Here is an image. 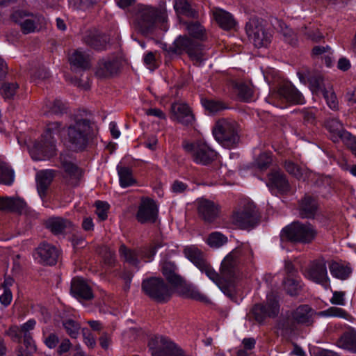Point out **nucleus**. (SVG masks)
Segmentation results:
<instances>
[{"instance_id": "nucleus-1", "label": "nucleus", "mask_w": 356, "mask_h": 356, "mask_svg": "<svg viewBox=\"0 0 356 356\" xmlns=\"http://www.w3.org/2000/svg\"><path fill=\"white\" fill-rule=\"evenodd\" d=\"M184 256L202 273H204L232 300L235 298V290L232 283L240 261L252 262L253 253L250 245L244 244L234 249L222 260L220 274H218L207 261L204 252L195 245H188L184 249Z\"/></svg>"}, {"instance_id": "nucleus-2", "label": "nucleus", "mask_w": 356, "mask_h": 356, "mask_svg": "<svg viewBox=\"0 0 356 356\" xmlns=\"http://www.w3.org/2000/svg\"><path fill=\"white\" fill-rule=\"evenodd\" d=\"M167 22L168 14L165 9L145 6L138 11L134 26L141 34L148 35L157 29H165V24Z\"/></svg>"}, {"instance_id": "nucleus-3", "label": "nucleus", "mask_w": 356, "mask_h": 356, "mask_svg": "<svg viewBox=\"0 0 356 356\" xmlns=\"http://www.w3.org/2000/svg\"><path fill=\"white\" fill-rule=\"evenodd\" d=\"M63 129L60 122L49 123L40 140L36 141L31 149L32 158L35 160H41L43 156H51L55 151L54 136H60Z\"/></svg>"}, {"instance_id": "nucleus-4", "label": "nucleus", "mask_w": 356, "mask_h": 356, "mask_svg": "<svg viewBox=\"0 0 356 356\" xmlns=\"http://www.w3.org/2000/svg\"><path fill=\"white\" fill-rule=\"evenodd\" d=\"M92 124L86 118L76 119L67 128V141L75 150H83L92 135Z\"/></svg>"}, {"instance_id": "nucleus-5", "label": "nucleus", "mask_w": 356, "mask_h": 356, "mask_svg": "<svg viewBox=\"0 0 356 356\" xmlns=\"http://www.w3.org/2000/svg\"><path fill=\"white\" fill-rule=\"evenodd\" d=\"M316 235V229L309 222H293L285 227L281 232L282 239L301 243H312L315 239Z\"/></svg>"}, {"instance_id": "nucleus-6", "label": "nucleus", "mask_w": 356, "mask_h": 356, "mask_svg": "<svg viewBox=\"0 0 356 356\" xmlns=\"http://www.w3.org/2000/svg\"><path fill=\"white\" fill-rule=\"evenodd\" d=\"M182 147L186 154L197 164L207 165L212 163L217 156V153L207 144L203 142H189L184 140Z\"/></svg>"}, {"instance_id": "nucleus-7", "label": "nucleus", "mask_w": 356, "mask_h": 356, "mask_svg": "<svg viewBox=\"0 0 356 356\" xmlns=\"http://www.w3.org/2000/svg\"><path fill=\"white\" fill-rule=\"evenodd\" d=\"M170 51L177 54L186 53L192 60L200 65L207 58L202 49V46L188 38L187 35H180L174 42L173 47Z\"/></svg>"}, {"instance_id": "nucleus-8", "label": "nucleus", "mask_w": 356, "mask_h": 356, "mask_svg": "<svg viewBox=\"0 0 356 356\" xmlns=\"http://www.w3.org/2000/svg\"><path fill=\"white\" fill-rule=\"evenodd\" d=\"M213 134L222 146L230 148L239 140L236 123L226 119H220L216 122L213 129Z\"/></svg>"}, {"instance_id": "nucleus-9", "label": "nucleus", "mask_w": 356, "mask_h": 356, "mask_svg": "<svg viewBox=\"0 0 356 356\" xmlns=\"http://www.w3.org/2000/svg\"><path fill=\"white\" fill-rule=\"evenodd\" d=\"M142 290L149 298L158 302L168 301L172 295L169 286L159 277H150L143 280Z\"/></svg>"}, {"instance_id": "nucleus-10", "label": "nucleus", "mask_w": 356, "mask_h": 356, "mask_svg": "<svg viewBox=\"0 0 356 356\" xmlns=\"http://www.w3.org/2000/svg\"><path fill=\"white\" fill-rule=\"evenodd\" d=\"M232 220L233 224L241 229L253 227L258 220L256 206L252 202H245L234 211Z\"/></svg>"}, {"instance_id": "nucleus-11", "label": "nucleus", "mask_w": 356, "mask_h": 356, "mask_svg": "<svg viewBox=\"0 0 356 356\" xmlns=\"http://www.w3.org/2000/svg\"><path fill=\"white\" fill-rule=\"evenodd\" d=\"M245 30L249 40L255 47H266L270 42L271 35L258 19H251L246 24Z\"/></svg>"}, {"instance_id": "nucleus-12", "label": "nucleus", "mask_w": 356, "mask_h": 356, "mask_svg": "<svg viewBox=\"0 0 356 356\" xmlns=\"http://www.w3.org/2000/svg\"><path fill=\"white\" fill-rule=\"evenodd\" d=\"M158 216V207L151 198L143 197L136 215L137 220L140 223L154 222Z\"/></svg>"}, {"instance_id": "nucleus-13", "label": "nucleus", "mask_w": 356, "mask_h": 356, "mask_svg": "<svg viewBox=\"0 0 356 356\" xmlns=\"http://www.w3.org/2000/svg\"><path fill=\"white\" fill-rule=\"evenodd\" d=\"M305 275L307 278L316 283L321 284L327 283L328 277L325 260L321 258L312 261Z\"/></svg>"}, {"instance_id": "nucleus-14", "label": "nucleus", "mask_w": 356, "mask_h": 356, "mask_svg": "<svg viewBox=\"0 0 356 356\" xmlns=\"http://www.w3.org/2000/svg\"><path fill=\"white\" fill-rule=\"evenodd\" d=\"M197 207L200 217L207 223L213 222L219 216L220 207L213 201L200 198L197 200Z\"/></svg>"}, {"instance_id": "nucleus-15", "label": "nucleus", "mask_w": 356, "mask_h": 356, "mask_svg": "<svg viewBox=\"0 0 356 356\" xmlns=\"http://www.w3.org/2000/svg\"><path fill=\"white\" fill-rule=\"evenodd\" d=\"M120 70V62L116 57H106L100 59L96 67L95 74L99 79H108L117 74Z\"/></svg>"}, {"instance_id": "nucleus-16", "label": "nucleus", "mask_w": 356, "mask_h": 356, "mask_svg": "<svg viewBox=\"0 0 356 356\" xmlns=\"http://www.w3.org/2000/svg\"><path fill=\"white\" fill-rule=\"evenodd\" d=\"M59 256L58 250L54 245L42 243L35 250V257L44 265H54Z\"/></svg>"}, {"instance_id": "nucleus-17", "label": "nucleus", "mask_w": 356, "mask_h": 356, "mask_svg": "<svg viewBox=\"0 0 356 356\" xmlns=\"http://www.w3.org/2000/svg\"><path fill=\"white\" fill-rule=\"evenodd\" d=\"M318 200L312 195L307 193L299 201V214L303 218H314L318 213Z\"/></svg>"}, {"instance_id": "nucleus-18", "label": "nucleus", "mask_w": 356, "mask_h": 356, "mask_svg": "<svg viewBox=\"0 0 356 356\" xmlns=\"http://www.w3.org/2000/svg\"><path fill=\"white\" fill-rule=\"evenodd\" d=\"M61 167L63 169V179L65 183L72 186H78L83 176V170L71 161L62 160Z\"/></svg>"}, {"instance_id": "nucleus-19", "label": "nucleus", "mask_w": 356, "mask_h": 356, "mask_svg": "<svg viewBox=\"0 0 356 356\" xmlns=\"http://www.w3.org/2000/svg\"><path fill=\"white\" fill-rule=\"evenodd\" d=\"M20 12H15L13 14V19L20 25L21 30L24 34H29L40 30L45 23V19L42 16H32L31 18L24 19L22 21H17V17L20 16Z\"/></svg>"}, {"instance_id": "nucleus-20", "label": "nucleus", "mask_w": 356, "mask_h": 356, "mask_svg": "<svg viewBox=\"0 0 356 356\" xmlns=\"http://www.w3.org/2000/svg\"><path fill=\"white\" fill-rule=\"evenodd\" d=\"M267 186L270 189H277L281 193H286L291 189L286 175L280 170H273L268 175Z\"/></svg>"}, {"instance_id": "nucleus-21", "label": "nucleus", "mask_w": 356, "mask_h": 356, "mask_svg": "<svg viewBox=\"0 0 356 356\" xmlns=\"http://www.w3.org/2000/svg\"><path fill=\"white\" fill-rule=\"evenodd\" d=\"M278 95L293 104H302L305 102L302 93L291 83H283L278 89Z\"/></svg>"}, {"instance_id": "nucleus-22", "label": "nucleus", "mask_w": 356, "mask_h": 356, "mask_svg": "<svg viewBox=\"0 0 356 356\" xmlns=\"http://www.w3.org/2000/svg\"><path fill=\"white\" fill-rule=\"evenodd\" d=\"M71 293L76 298L89 300L93 298L90 286L80 277H75L71 282Z\"/></svg>"}, {"instance_id": "nucleus-23", "label": "nucleus", "mask_w": 356, "mask_h": 356, "mask_svg": "<svg viewBox=\"0 0 356 356\" xmlns=\"http://www.w3.org/2000/svg\"><path fill=\"white\" fill-rule=\"evenodd\" d=\"M175 119L184 125H190L194 121V115L186 104L175 103L172 105Z\"/></svg>"}, {"instance_id": "nucleus-24", "label": "nucleus", "mask_w": 356, "mask_h": 356, "mask_svg": "<svg viewBox=\"0 0 356 356\" xmlns=\"http://www.w3.org/2000/svg\"><path fill=\"white\" fill-rule=\"evenodd\" d=\"M54 176L55 171L53 170H44L37 172L35 177L37 190L41 198L43 199L46 197L47 190L51 184Z\"/></svg>"}, {"instance_id": "nucleus-25", "label": "nucleus", "mask_w": 356, "mask_h": 356, "mask_svg": "<svg viewBox=\"0 0 356 356\" xmlns=\"http://www.w3.org/2000/svg\"><path fill=\"white\" fill-rule=\"evenodd\" d=\"M177 293L184 298H191L197 301L208 302V298L202 293L197 287L185 284L183 280L181 284L177 286Z\"/></svg>"}, {"instance_id": "nucleus-26", "label": "nucleus", "mask_w": 356, "mask_h": 356, "mask_svg": "<svg viewBox=\"0 0 356 356\" xmlns=\"http://www.w3.org/2000/svg\"><path fill=\"white\" fill-rule=\"evenodd\" d=\"M108 41V37L97 31H89L83 37V42L97 50L104 49Z\"/></svg>"}, {"instance_id": "nucleus-27", "label": "nucleus", "mask_w": 356, "mask_h": 356, "mask_svg": "<svg viewBox=\"0 0 356 356\" xmlns=\"http://www.w3.org/2000/svg\"><path fill=\"white\" fill-rule=\"evenodd\" d=\"M313 314L314 311L309 305H302L294 310L291 316L296 323L309 325L313 323Z\"/></svg>"}, {"instance_id": "nucleus-28", "label": "nucleus", "mask_w": 356, "mask_h": 356, "mask_svg": "<svg viewBox=\"0 0 356 356\" xmlns=\"http://www.w3.org/2000/svg\"><path fill=\"white\" fill-rule=\"evenodd\" d=\"M213 16L218 25L225 30H230L236 25L233 16L222 9L213 8Z\"/></svg>"}, {"instance_id": "nucleus-29", "label": "nucleus", "mask_w": 356, "mask_h": 356, "mask_svg": "<svg viewBox=\"0 0 356 356\" xmlns=\"http://www.w3.org/2000/svg\"><path fill=\"white\" fill-rule=\"evenodd\" d=\"M339 347L356 353V331L349 327L337 341Z\"/></svg>"}, {"instance_id": "nucleus-30", "label": "nucleus", "mask_w": 356, "mask_h": 356, "mask_svg": "<svg viewBox=\"0 0 356 356\" xmlns=\"http://www.w3.org/2000/svg\"><path fill=\"white\" fill-rule=\"evenodd\" d=\"M4 210L16 212L20 214H27L29 209L23 199L19 197H5Z\"/></svg>"}, {"instance_id": "nucleus-31", "label": "nucleus", "mask_w": 356, "mask_h": 356, "mask_svg": "<svg viewBox=\"0 0 356 356\" xmlns=\"http://www.w3.org/2000/svg\"><path fill=\"white\" fill-rule=\"evenodd\" d=\"M174 9L177 15L193 19L198 18V13L193 9L187 0H174Z\"/></svg>"}, {"instance_id": "nucleus-32", "label": "nucleus", "mask_w": 356, "mask_h": 356, "mask_svg": "<svg viewBox=\"0 0 356 356\" xmlns=\"http://www.w3.org/2000/svg\"><path fill=\"white\" fill-rule=\"evenodd\" d=\"M70 64L77 68L86 70L90 67V56L80 50L74 51L69 58Z\"/></svg>"}, {"instance_id": "nucleus-33", "label": "nucleus", "mask_w": 356, "mask_h": 356, "mask_svg": "<svg viewBox=\"0 0 356 356\" xmlns=\"http://www.w3.org/2000/svg\"><path fill=\"white\" fill-rule=\"evenodd\" d=\"M176 270V265L172 261H165L162 264L161 270L163 275L169 282L177 287L179 284H181L182 279L175 273Z\"/></svg>"}, {"instance_id": "nucleus-34", "label": "nucleus", "mask_w": 356, "mask_h": 356, "mask_svg": "<svg viewBox=\"0 0 356 356\" xmlns=\"http://www.w3.org/2000/svg\"><path fill=\"white\" fill-rule=\"evenodd\" d=\"M71 226L70 221L62 218H52L47 222V227L54 234H61Z\"/></svg>"}, {"instance_id": "nucleus-35", "label": "nucleus", "mask_w": 356, "mask_h": 356, "mask_svg": "<svg viewBox=\"0 0 356 356\" xmlns=\"http://www.w3.org/2000/svg\"><path fill=\"white\" fill-rule=\"evenodd\" d=\"M318 316L323 317H337L346 319L350 322L354 321V318L352 315L345 309L337 307H330L325 310L321 311L318 313Z\"/></svg>"}, {"instance_id": "nucleus-36", "label": "nucleus", "mask_w": 356, "mask_h": 356, "mask_svg": "<svg viewBox=\"0 0 356 356\" xmlns=\"http://www.w3.org/2000/svg\"><path fill=\"white\" fill-rule=\"evenodd\" d=\"M117 170L119 175L120 184L122 187L126 188L136 183V179L133 177L131 168L124 166H118Z\"/></svg>"}, {"instance_id": "nucleus-37", "label": "nucleus", "mask_w": 356, "mask_h": 356, "mask_svg": "<svg viewBox=\"0 0 356 356\" xmlns=\"http://www.w3.org/2000/svg\"><path fill=\"white\" fill-rule=\"evenodd\" d=\"M296 328V322L293 317L286 316L281 318L276 325L277 332L284 336L291 333Z\"/></svg>"}, {"instance_id": "nucleus-38", "label": "nucleus", "mask_w": 356, "mask_h": 356, "mask_svg": "<svg viewBox=\"0 0 356 356\" xmlns=\"http://www.w3.org/2000/svg\"><path fill=\"white\" fill-rule=\"evenodd\" d=\"M286 171L296 177L297 179H305L307 176V170L300 167L291 161H287L284 163Z\"/></svg>"}, {"instance_id": "nucleus-39", "label": "nucleus", "mask_w": 356, "mask_h": 356, "mask_svg": "<svg viewBox=\"0 0 356 356\" xmlns=\"http://www.w3.org/2000/svg\"><path fill=\"white\" fill-rule=\"evenodd\" d=\"M121 258L129 264L138 267L139 264L138 254L136 251L127 248L124 244L119 249Z\"/></svg>"}, {"instance_id": "nucleus-40", "label": "nucleus", "mask_w": 356, "mask_h": 356, "mask_svg": "<svg viewBox=\"0 0 356 356\" xmlns=\"http://www.w3.org/2000/svg\"><path fill=\"white\" fill-rule=\"evenodd\" d=\"M186 26L190 35L200 40H206V31L199 22L186 23Z\"/></svg>"}, {"instance_id": "nucleus-41", "label": "nucleus", "mask_w": 356, "mask_h": 356, "mask_svg": "<svg viewBox=\"0 0 356 356\" xmlns=\"http://www.w3.org/2000/svg\"><path fill=\"white\" fill-rule=\"evenodd\" d=\"M284 289L290 296H298L302 290V284L297 277H286L284 281Z\"/></svg>"}, {"instance_id": "nucleus-42", "label": "nucleus", "mask_w": 356, "mask_h": 356, "mask_svg": "<svg viewBox=\"0 0 356 356\" xmlns=\"http://www.w3.org/2000/svg\"><path fill=\"white\" fill-rule=\"evenodd\" d=\"M235 88L238 98L242 101L248 102L252 99L253 96V89L250 84L240 82L236 83Z\"/></svg>"}, {"instance_id": "nucleus-43", "label": "nucleus", "mask_w": 356, "mask_h": 356, "mask_svg": "<svg viewBox=\"0 0 356 356\" xmlns=\"http://www.w3.org/2000/svg\"><path fill=\"white\" fill-rule=\"evenodd\" d=\"M329 268L332 275L341 280H346L350 274L349 268L345 267L335 261H332L330 264Z\"/></svg>"}, {"instance_id": "nucleus-44", "label": "nucleus", "mask_w": 356, "mask_h": 356, "mask_svg": "<svg viewBox=\"0 0 356 356\" xmlns=\"http://www.w3.org/2000/svg\"><path fill=\"white\" fill-rule=\"evenodd\" d=\"M14 177V172L9 165L3 161H0V183L11 185Z\"/></svg>"}, {"instance_id": "nucleus-45", "label": "nucleus", "mask_w": 356, "mask_h": 356, "mask_svg": "<svg viewBox=\"0 0 356 356\" xmlns=\"http://www.w3.org/2000/svg\"><path fill=\"white\" fill-rule=\"evenodd\" d=\"M265 306V311L268 317L275 318L280 312V305L277 300L273 295L267 296L266 304Z\"/></svg>"}, {"instance_id": "nucleus-46", "label": "nucleus", "mask_w": 356, "mask_h": 356, "mask_svg": "<svg viewBox=\"0 0 356 356\" xmlns=\"http://www.w3.org/2000/svg\"><path fill=\"white\" fill-rule=\"evenodd\" d=\"M202 104L206 110L216 113L227 108L225 104L219 100L202 99Z\"/></svg>"}, {"instance_id": "nucleus-47", "label": "nucleus", "mask_w": 356, "mask_h": 356, "mask_svg": "<svg viewBox=\"0 0 356 356\" xmlns=\"http://www.w3.org/2000/svg\"><path fill=\"white\" fill-rule=\"evenodd\" d=\"M323 95L330 108L334 111L339 109V102L332 86L325 88Z\"/></svg>"}, {"instance_id": "nucleus-48", "label": "nucleus", "mask_w": 356, "mask_h": 356, "mask_svg": "<svg viewBox=\"0 0 356 356\" xmlns=\"http://www.w3.org/2000/svg\"><path fill=\"white\" fill-rule=\"evenodd\" d=\"M227 242V238L218 232H214L211 233L207 239V244L211 247L218 248L223 245Z\"/></svg>"}, {"instance_id": "nucleus-49", "label": "nucleus", "mask_w": 356, "mask_h": 356, "mask_svg": "<svg viewBox=\"0 0 356 356\" xmlns=\"http://www.w3.org/2000/svg\"><path fill=\"white\" fill-rule=\"evenodd\" d=\"M334 143H338L340 140L350 149L356 147V138L350 133L344 130L340 135H334L332 137Z\"/></svg>"}, {"instance_id": "nucleus-50", "label": "nucleus", "mask_w": 356, "mask_h": 356, "mask_svg": "<svg viewBox=\"0 0 356 356\" xmlns=\"http://www.w3.org/2000/svg\"><path fill=\"white\" fill-rule=\"evenodd\" d=\"M250 319L253 318L259 323L264 322L267 317L265 306L262 304L255 305L248 315Z\"/></svg>"}, {"instance_id": "nucleus-51", "label": "nucleus", "mask_w": 356, "mask_h": 356, "mask_svg": "<svg viewBox=\"0 0 356 356\" xmlns=\"http://www.w3.org/2000/svg\"><path fill=\"white\" fill-rule=\"evenodd\" d=\"M309 88L313 93L323 92V90L326 88L323 83V77L319 75L311 76L308 78Z\"/></svg>"}, {"instance_id": "nucleus-52", "label": "nucleus", "mask_w": 356, "mask_h": 356, "mask_svg": "<svg viewBox=\"0 0 356 356\" xmlns=\"http://www.w3.org/2000/svg\"><path fill=\"white\" fill-rule=\"evenodd\" d=\"M67 334L74 339L77 338L79 334L80 325L72 319H67L63 323Z\"/></svg>"}, {"instance_id": "nucleus-53", "label": "nucleus", "mask_w": 356, "mask_h": 356, "mask_svg": "<svg viewBox=\"0 0 356 356\" xmlns=\"http://www.w3.org/2000/svg\"><path fill=\"white\" fill-rule=\"evenodd\" d=\"M325 127L331 134V138L334 135H340L345 130L341 122L335 118L327 120L325 122Z\"/></svg>"}, {"instance_id": "nucleus-54", "label": "nucleus", "mask_w": 356, "mask_h": 356, "mask_svg": "<svg viewBox=\"0 0 356 356\" xmlns=\"http://www.w3.org/2000/svg\"><path fill=\"white\" fill-rule=\"evenodd\" d=\"M17 83H5L1 88V93L5 99H12L18 90Z\"/></svg>"}, {"instance_id": "nucleus-55", "label": "nucleus", "mask_w": 356, "mask_h": 356, "mask_svg": "<svg viewBox=\"0 0 356 356\" xmlns=\"http://www.w3.org/2000/svg\"><path fill=\"white\" fill-rule=\"evenodd\" d=\"M273 161L272 154L264 152L259 154L256 160V165L261 170H265L271 165Z\"/></svg>"}, {"instance_id": "nucleus-56", "label": "nucleus", "mask_w": 356, "mask_h": 356, "mask_svg": "<svg viewBox=\"0 0 356 356\" xmlns=\"http://www.w3.org/2000/svg\"><path fill=\"white\" fill-rule=\"evenodd\" d=\"M49 112L54 114H60L63 113L65 109V105L60 99H55L53 102H48L46 104Z\"/></svg>"}, {"instance_id": "nucleus-57", "label": "nucleus", "mask_w": 356, "mask_h": 356, "mask_svg": "<svg viewBox=\"0 0 356 356\" xmlns=\"http://www.w3.org/2000/svg\"><path fill=\"white\" fill-rule=\"evenodd\" d=\"M282 34L285 42L292 46H296L297 44L298 38L296 34L291 29L286 26L284 28L282 29Z\"/></svg>"}, {"instance_id": "nucleus-58", "label": "nucleus", "mask_w": 356, "mask_h": 356, "mask_svg": "<svg viewBox=\"0 0 356 356\" xmlns=\"http://www.w3.org/2000/svg\"><path fill=\"white\" fill-rule=\"evenodd\" d=\"M96 206V214L99 217V218L102 220H104L108 217V210L109 209V206L107 203L97 201L95 202Z\"/></svg>"}, {"instance_id": "nucleus-59", "label": "nucleus", "mask_w": 356, "mask_h": 356, "mask_svg": "<svg viewBox=\"0 0 356 356\" xmlns=\"http://www.w3.org/2000/svg\"><path fill=\"white\" fill-rule=\"evenodd\" d=\"M6 334L10 337L13 341L17 343H20L21 339L23 337L20 327L17 325L10 326L8 330H6Z\"/></svg>"}, {"instance_id": "nucleus-60", "label": "nucleus", "mask_w": 356, "mask_h": 356, "mask_svg": "<svg viewBox=\"0 0 356 356\" xmlns=\"http://www.w3.org/2000/svg\"><path fill=\"white\" fill-rule=\"evenodd\" d=\"M346 292L334 291L332 292V297L330 298V302L334 305L344 306L346 305Z\"/></svg>"}, {"instance_id": "nucleus-61", "label": "nucleus", "mask_w": 356, "mask_h": 356, "mask_svg": "<svg viewBox=\"0 0 356 356\" xmlns=\"http://www.w3.org/2000/svg\"><path fill=\"white\" fill-rule=\"evenodd\" d=\"M82 334L83 337L84 343L89 348H94L96 345V339L93 334L88 329H82Z\"/></svg>"}, {"instance_id": "nucleus-62", "label": "nucleus", "mask_w": 356, "mask_h": 356, "mask_svg": "<svg viewBox=\"0 0 356 356\" xmlns=\"http://www.w3.org/2000/svg\"><path fill=\"white\" fill-rule=\"evenodd\" d=\"M312 54L313 56L318 57V56H326L327 54H332V53L331 51L330 47L328 45H327V46H315L312 49Z\"/></svg>"}, {"instance_id": "nucleus-63", "label": "nucleus", "mask_w": 356, "mask_h": 356, "mask_svg": "<svg viewBox=\"0 0 356 356\" xmlns=\"http://www.w3.org/2000/svg\"><path fill=\"white\" fill-rule=\"evenodd\" d=\"M59 339L57 335L54 333L49 334L44 340V343L49 348H54L57 346Z\"/></svg>"}, {"instance_id": "nucleus-64", "label": "nucleus", "mask_w": 356, "mask_h": 356, "mask_svg": "<svg viewBox=\"0 0 356 356\" xmlns=\"http://www.w3.org/2000/svg\"><path fill=\"white\" fill-rule=\"evenodd\" d=\"M35 323V321L33 319H30L27 322L24 323L20 327L23 336L31 335L30 331L34 329Z\"/></svg>"}]
</instances>
